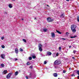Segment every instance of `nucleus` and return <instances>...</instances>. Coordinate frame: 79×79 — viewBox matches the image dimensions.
Returning a JSON list of instances; mask_svg holds the SVG:
<instances>
[{"mask_svg":"<svg viewBox=\"0 0 79 79\" xmlns=\"http://www.w3.org/2000/svg\"><path fill=\"white\" fill-rule=\"evenodd\" d=\"M54 63V64L55 65L60 64L61 63V61L59 60H57L55 61Z\"/></svg>","mask_w":79,"mask_h":79,"instance_id":"1","label":"nucleus"},{"mask_svg":"<svg viewBox=\"0 0 79 79\" xmlns=\"http://www.w3.org/2000/svg\"><path fill=\"white\" fill-rule=\"evenodd\" d=\"M32 74L31 73H30L29 75L28 76H26L25 77V78H26V79H29L30 78H31L32 77Z\"/></svg>","mask_w":79,"mask_h":79,"instance_id":"2","label":"nucleus"},{"mask_svg":"<svg viewBox=\"0 0 79 79\" xmlns=\"http://www.w3.org/2000/svg\"><path fill=\"white\" fill-rule=\"evenodd\" d=\"M13 74V73H10L8 74L6 76V78L7 79H10V77L11 76V75H12Z\"/></svg>","mask_w":79,"mask_h":79,"instance_id":"3","label":"nucleus"},{"mask_svg":"<svg viewBox=\"0 0 79 79\" xmlns=\"http://www.w3.org/2000/svg\"><path fill=\"white\" fill-rule=\"evenodd\" d=\"M47 21L48 22H52L54 21V19H52L50 18H47Z\"/></svg>","mask_w":79,"mask_h":79,"instance_id":"4","label":"nucleus"},{"mask_svg":"<svg viewBox=\"0 0 79 79\" xmlns=\"http://www.w3.org/2000/svg\"><path fill=\"white\" fill-rule=\"evenodd\" d=\"M76 28V25H72L71 26V29H75Z\"/></svg>","mask_w":79,"mask_h":79,"instance_id":"5","label":"nucleus"},{"mask_svg":"<svg viewBox=\"0 0 79 79\" xmlns=\"http://www.w3.org/2000/svg\"><path fill=\"white\" fill-rule=\"evenodd\" d=\"M1 57L2 58L4 59L5 58V55L2 54L1 55Z\"/></svg>","mask_w":79,"mask_h":79,"instance_id":"6","label":"nucleus"},{"mask_svg":"<svg viewBox=\"0 0 79 79\" xmlns=\"http://www.w3.org/2000/svg\"><path fill=\"white\" fill-rule=\"evenodd\" d=\"M51 37L52 38H53L55 37V34L54 33H51Z\"/></svg>","mask_w":79,"mask_h":79,"instance_id":"7","label":"nucleus"},{"mask_svg":"<svg viewBox=\"0 0 79 79\" xmlns=\"http://www.w3.org/2000/svg\"><path fill=\"white\" fill-rule=\"evenodd\" d=\"M71 30L72 31L73 33H75L76 32V29H72Z\"/></svg>","mask_w":79,"mask_h":79,"instance_id":"8","label":"nucleus"},{"mask_svg":"<svg viewBox=\"0 0 79 79\" xmlns=\"http://www.w3.org/2000/svg\"><path fill=\"white\" fill-rule=\"evenodd\" d=\"M51 55H52V53H51V52H47V55H46L47 56V55H49V56H50Z\"/></svg>","mask_w":79,"mask_h":79,"instance_id":"9","label":"nucleus"},{"mask_svg":"<svg viewBox=\"0 0 79 79\" xmlns=\"http://www.w3.org/2000/svg\"><path fill=\"white\" fill-rule=\"evenodd\" d=\"M15 51L16 53H17V54L18 53V48H16L15 49Z\"/></svg>","mask_w":79,"mask_h":79,"instance_id":"10","label":"nucleus"},{"mask_svg":"<svg viewBox=\"0 0 79 79\" xmlns=\"http://www.w3.org/2000/svg\"><path fill=\"white\" fill-rule=\"evenodd\" d=\"M6 73H7V70H4L3 72V73L4 74H5Z\"/></svg>","mask_w":79,"mask_h":79,"instance_id":"11","label":"nucleus"},{"mask_svg":"<svg viewBox=\"0 0 79 79\" xmlns=\"http://www.w3.org/2000/svg\"><path fill=\"white\" fill-rule=\"evenodd\" d=\"M19 74L18 73V71H17L15 73V76H17V75H18Z\"/></svg>","mask_w":79,"mask_h":79,"instance_id":"12","label":"nucleus"},{"mask_svg":"<svg viewBox=\"0 0 79 79\" xmlns=\"http://www.w3.org/2000/svg\"><path fill=\"white\" fill-rule=\"evenodd\" d=\"M53 76L54 77H57L58 74L56 73H54L53 74Z\"/></svg>","mask_w":79,"mask_h":79,"instance_id":"13","label":"nucleus"},{"mask_svg":"<svg viewBox=\"0 0 79 79\" xmlns=\"http://www.w3.org/2000/svg\"><path fill=\"white\" fill-rule=\"evenodd\" d=\"M43 31H44V32H47V29L46 28H44L43 29Z\"/></svg>","mask_w":79,"mask_h":79,"instance_id":"14","label":"nucleus"},{"mask_svg":"<svg viewBox=\"0 0 79 79\" xmlns=\"http://www.w3.org/2000/svg\"><path fill=\"white\" fill-rule=\"evenodd\" d=\"M38 47L39 48H41L42 45H41V44H40L38 45Z\"/></svg>","mask_w":79,"mask_h":79,"instance_id":"15","label":"nucleus"},{"mask_svg":"<svg viewBox=\"0 0 79 79\" xmlns=\"http://www.w3.org/2000/svg\"><path fill=\"white\" fill-rule=\"evenodd\" d=\"M9 7L10 8H11L13 7V6L11 5L10 4H9Z\"/></svg>","mask_w":79,"mask_h":79,"instance_id":"16","label":"nucleus"},{"mask_svg":"<svg viewBox=\"0 0 79 79\" xmlns=\"http://www.w3.org/2000/svg\"><path fill=\"white\" fill-rule=\"evenodd\" d=\"M77 37V36L74 35V36H70V38L71 39H73V38H75V37Z\"/></svg>","mask_w":79,"mask_h":79,"instance_id":"17","label":"nucleus"},{"mask_svg":"<svg viewBox=\"0 0 79 79\" xmlns=\"http://www.w3.org/2000/svg\"><path fill=\"white\" fill-rule=\"evenodd\" d=\"M56 32L58 33V34H61V33L60 31H59L58 30H56Z\"/></svg>","mask_w":79,"mask_h":79,"instance_id":"18","label":"nucleus"},{"mask_svg":"<svg viewBox=\"0 0 79 79\" xmlns=\"http://www.w3.org/2000/svg\"><path fill=\"white\" fill-rule=\"evenodd\" d=\"M39 50H40V52H42V48H39Z\"/></svg>","mask_w":79,"mask_h":79,"instance_id":"19","label":"nucleus"},{"mask_svg":"<svg viewBox=\"0 0 79 79\" xmlns=\"http://www.w3.org/2000/svg\"><path fill=\"white\" fill-rule=\"evenodd\" d=\"M1 66L2 68H4V66H5V65H4V64H1Z\"/></svg>","mask_w":79,"mask_h":79,"instance_id":"20","label":"nucleus"},{"mask_svg":"<svg viewBox=\"0 0 79 79\" xmlns=\"http://www.w3.org/2000/svg\"><path fill=\"white\" fill-rule=\"evenodd\" d=\"M53 58H56V56L55 54H53Z\"/></svg>","mask_w":79,"mask_h":79,"instance_id":"21","label":"nucleus"},{"mask_svg":"<svg viewBox=\"0 0 79 79\" xmlns=\"http://www.w3.org/2000/svg\"><path fill=\"white\" fill-rule=\"evenodd\" d=\"M13 61H16L18 60V59L15 58L13 59Z\"/></svg>","mask_w":79,"mask_h":79,"instance_id":"22","label":"nucleus"},{"mask_svg":"<svg viewBox=\"0 0 79 79\" xmlns=\"http://www.w3.org/2000/svg\"><path fill=\"white\" fill-rule=\"evenodd\" d=\"M22 40L24 42H26V40L24 39H23Z\"/></svg>","mask_w":79,"mask_h":79,"instance_id":"23","label":"nucleus"},{"mask_svg":"<svg viewBox=\"0 0 79 79\" xmlns=\"http://www.w3.org/2000/svg\"><path fill=\"white\" fill-rule=\"evenodd\" d=\"M36 57L35 56V55L32 57V58H33V59H35V58Z\"/></svg>","mask_w":79,"mask_h":79,"instance_id":"24","label":"nucleus"},{"mask_svg":"<svg viewBox=\"0 0 79 79\" xmlns=\"http://www.w3.org/2000/svg\"><path fill=\"white\" fill-rule=\"evenodd\" d=\"M77 74L79 75V70H78L77 71Z\"/></svg>","mask_w":79,"mask_h":79,"instance_id":"25","label":"nucleus"},{"mask_svg":"<svg viewBox=\"0 0 79 79\" xmlns=\"http://www.w3.org/2000/svg\"><path fill=\"white\" fill-rule=\"evenodd\" d=\"M31 55L32 57L35 55V54H32Z\"/></svg>","mask_w":79,"mask_h":79,"instance_id":"26","label":"nucleus"},{"mask_svg":"<svg viewBox=\"0 0 79 79\" xmlns=\"http://www.w3.org/2000/svg\"><path fill=\"white\" fill-rule=\"evenodd\" d=\"M29 60H32V57H30L29 58Z\"/></svg>","mask_w":79,"mask_h":79,"instance_id":"27","label":"nucleus"},{"mask_svg":"<svg viewBox=\"0 0 79 79\" xmlns=\"http://www.w3.org/2000/svg\"><path fill=\"white\" fill-rule=\"evenodd\" d=\"M19 50H20V51H21V52H23V49L20 48L19 49Z\"/></svg>","mask_w":79,"mask_h":79,"instance_id":"28","label":"nucleus"},{"mask_svg":"<svg viewBox=\"0 0 79 79\" xmlns=\"http://www.w3.org/2000/svg\"><path fill=\"white\" fill-rule=\"evenodd\" d=\"M77 20L78 22H79V16L77 17Z\"/></svg>","mask_w":79,"mask_h":79,"instance_id":"29","label":"nucleus"},{"mask_svg":"<svg viewBox=\"0 0 79 79\" xmlns=\"http://www.w3.org/2000/svg\"><path fill=\"white\" fill-rule=\"evenodd\" d=\"M61 47H59V50L60 52L61 51Z\"/></svg>","mask_w":79,"mask_h":79,"instance_id":"30","label":"nucleus"},{"mask_svg":"<svg viewBox=\"0 0 79 79\" xmlns=\"http://www.w3.org/2000/svg\"><path fill=\"white\" fill-rule=\"evenodd\" d=\"M72 77H75V75L74 74H73L72 75Z\"/></svg>","mask_w":79,"mask_h":79,"instance_id":"31","label":"nucleus"},{"mask_svg":"<svg viewBox=\"0 0 79 79\" xmlns=\"http://www.w3.org/2000/svg\"><path fill=\"white\" fill-rule=\"evenodd\" d=\"M2 48H5V46L2 45Z\"/></svg>","mask_w":79,"mask_h":79,"instance_id":"32","label":"nucleus"},{"mask_svg":"<svg viewBox=\"0 0 79 79\" xmlns=\"http://www.w3.org/2000/svg\"><path fill=\"white\" fill-rule=\"evenodd\" d=\"M66 34L67 35H69V33H68V32H66Z\"/></svg>","mask_w":79,"mask_h":79,"instance_id":"33","label":"nucleus"},{"mask_svg":"<svg viewBox=\"0 0 79 79\" xmlns=\"http://www.w3.org/2000/svg\"><path fill=\"white\" fill-rule=\"evenodd\" d=\"M27 65H29L30 64V63H29V62H27Z\"/></svg>","mask_w":79,"mask_h":79,"instance_id":"34","label":"nucleus"},{"mask_svg":"<svg viewBox=\"0 0 79 79\" xmlns=\"http://www.w3.org/2000/svg\"><path fill=\"white\" fill-rule=\"evenodd\" d=\"M59 55V54L58 53H57V54H56V56H58Z\"/></svg>","mask_w":79,"mask_h":79,"instance_id":"35","label":"nucleus"},{"mask_svg":"<svg viewBox=\"0 0 79 79\" xmlns=\"http://www.w3.org/2000/svg\"><path fill=\"white\" fill-rule=\"evenodd\" d=\"M1 39L2 40H3V39H4V37H2Z\"/></svg>","mask_w":79,"mask_h":79,"instance_id":"36","label":"nucleus"},{"mask_svg":"<svg viewBox=\"0 0 79 79\" xmlns=\"http://www.w3.org/2000/svg\"><path fill=\"white\" fill-rule=\"evenodd\" d=\"M47 61H44V64H47Z\"/></svg>","mask_w":79,"mask_h":79,"instance_id":"37","label":"nucleus"},{"mask_svg":"<svg viewBox=\"0 0 79 79\" xmlns=\"http://www.w3.org/2000/svg\"><path fill=\"white\" fill-rule=\"evenodd\" d=\"M61 39H62V40H66V39H65L63 38H61Z\"/></svg>","mask_w":79,"mask_h":79,"instance_id":"38","label":"nucleus"},{"mask_svg":"<svg viewBox=\"0 0 79 79\" xmlns=\"http://www.w3.org/2000/svg\"><path fill=\"white\" fill-rule=\"evenodd\" d=\"M63 73H66V71H65L64 70H63Z\"/></svg>","mask_w":79,"mask_h":79,"instance_id":"39","label":"nucleus"},{"mask_svg":"<svg viewBox=\"0 0 79 79\" xmlns=\"http://www.w3.org/2000/svg\"><path fill=\"white\" fill-rule=\"evenodd\" d=\"M75 52H76V51L75 50H73V53H75Z\"/></svg>","mask_w":79,"mask_h":79,"instance_id":"40","label":"nucleus"},{"mask_svg":"<svg viewBox=\"0 0 79 79\" xmlns=\"http://www.w3.org/2000/svg\"><path fill=\"white\" fill-rule=\"evenodd\" d=\"M30 68H31V69H32V66H30Z\"/></svg>","mask_w":79,"mask_h":79,"instance_id":"41","label":"nucleus"},{"mask_svg":"<svg viewBox=\"0 0 79 79\" xmlns=\"http://www.w3.org/2000/svg\"><path fill=\"white\" fill-rule=\"evenodd\" d=\"M77 78H78V79H79V75L77 77Z\"/></svg>","mask_w":79,"mask_h":79,"instance_id":"42","label":"nucleus"},{"mask_svg":"<svg viewBox=\"0 0 79 79\" xmlns=\"http://www.w3.org/2000/svg\"><path fill=\"white\" fill-rule=\"evenodd\" d=\"M73 59H75V58H74V57H72Z\"/></svg>","mask_w":79,"mask_h":79,"instance_id":"43","label":"nucleus"},{"mask_svg":"<svg viewBox=\"0 0 79 79\" xmlns=\"http://www.w3.org/2000/svg\"><path fill=\"white\" fill-rule=\"evenodd\" d=\"M69 48H71V46H70L69 47Z\"/></svg>","mask_w":79,"mask_h":79,"instance_id":"44","label":"nucleus"},{"mask_svg":"<svg viewBox=\"0 0 79 79\" xmlns=\"http://www.w3.org/2000/svg\"><path fill=\"white\" fill-rule=\"evenodd\" d=\"M63 16V14H61V16Z\"/></svg>","mask_w":79,"mask_h":79,"instance_id":"45","label":"nucleus"},{"mask_svg":"<svg viewBox=\"0 0 79 79\" xmlns=\"http://www.w3.org/2000/svg\"><path fill=\"white\" fill-rule=\"evenodd\" d=\"M69 0H66V1H67V2H69Z\"/></svg>","mask_w":79,"mask_h":79,"instance_id":"46","label":"nucleus"},{"mask_svg":"<svg viewBox=\"0 0 79 79\" xmlns=\"http://www.w3.org/2000/svg\"><path fill=\"white\" fill-rule=\"evenodd\" d=\"M35 20H37V19H36V18H35Z\"/></svg>","mask_w":79,"mask_h":79,"instance_id":"47","label":"nucleus"},{"mask_svg":"<svg viewBox=\"0 0 79 79\" xmlns=\"http://www.w3.org/2000/svg\"><path fill=\"white\" fill-rule=\"evenodd\" d=\"M71 68H69V70H71Z\"/></svg>","mask_w":79,"mask_h":79,"instance_id":"48","label":"nucleus"},{"mask_svg":"<svg viewBox=\"0 0 79 79\" xmlns=\"http://www.w3.org/2000/svg\"><path fill=\"white\" fill-rule=\"evenodd\" d=\"M22 21H24V19H22Z\"/></svg>","mask_w":79,"mask_h":79,"instance_id":"49","label":"nucleus"},{"mask_svg":"<svg viewBox=\"0 0 79 79\" xmlns=\"http://www.w3.org/2000/svg\"><path fill=\"white\" fill-rule=\"evenodd\" d=\"M47 6H49L48 5H47Z\"/></svg>","mask_w":79,"mask_h":79,"instance_id":"50","label":"nucleus"},{"mask_svg":"<svg viewBox=\"0 0 79 79\" xmlns=\"http://www.w3.org/2000/svg\"><path fill=\"white\" fill-rule=\"evenodd\" d=\"M5 14H7V13L6 12H5Z\"/></svg>","mask_w":79,"mask_h":79,"instance_id":"51","label":"nucleus"},{"mask_svg":"<svg viewBox=\"0 0 79 79\" xmlns=\"http://www.w3.org/2000/svg\"><path fill=\"white\" fill-rule=\"evenodd\" d=\"M13 53V52H11V53Z\"/></svg>","mask_w":79,"mask_h":79,"instance_id":"52","label":"nucleus"},{"mask_svg":"<svg viewBox=\"0 0 79 79\" xmlns=\"http://www.w3.org/2000/svg\"><path fill=\"white\" fill-rule=\"evenodd\" d=\"M41 55H42V54H41Z\"/></svg>","mask_w":79,"mask_h":79,"instance_id":"53","label":"nucleus"},{"mask_svg":"<svg viewBox=\"0 0 79 79\" xmlns=\"http://www.w3.org/2000/svg\"><path fill=\"white\" fill-rule=\"evenodd\" d=\"M58 79H60V78H59Z\"/></svg>","mask_w":79,"mask_h":79,"instance_id":"54","label":"nucleus"},{"mask_svg":"<svg viewBox=\"0 0 79 79\" xmlns=\"http://www.w3.org/2000/svg\"><path fill=\"white\" fill-rule=\"evenodd\" d=\"M13 1H14V0H13Z\"/></svg>","mask_w":79,"mask_h":79,"instance_id":"55","label":"nucleus"}]
</instances>
